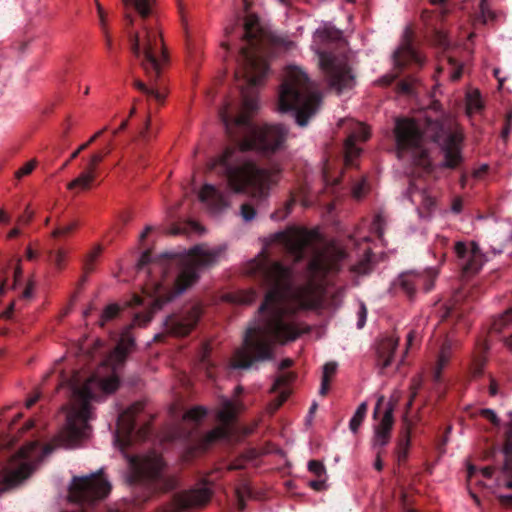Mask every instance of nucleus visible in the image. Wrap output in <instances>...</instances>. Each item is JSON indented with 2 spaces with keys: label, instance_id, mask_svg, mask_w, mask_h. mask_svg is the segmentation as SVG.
I'll list each match as a JSON object with an SVG mask.
<instances>
[{
  "label": "nucleus",
  "instance_id": "nucleus-51",
  "mask_svg": "<svg viewBox=\"0 0 512 512\" xmlns=\"http://www.w3.org/2000/svg\"><path fill=\"white\" fill-rule=\"evenodd\" d=\"M506 252L507 254H512V233L505 240L504 245L498 249V253Z\"/></svg>",
  "mask_w": 512,
  "mask_h": 512
},
{
  "label": "nucleus",
  "instance_id": "nucleus-36",
  "mask_svg": "<svg viewBox=\"0 0 512 512\" xmlns=\"http://www.w3.org/2000/svg\"><path fill=\"white\" fill-rule=\"evenodd\" d=\"M308 470L313 473L315 476L321 478L326 474L325 466L322 462L317 460H311L308 463Z\"/></svg>",
  "mask_w": 512,
  "mask_h": 512
},
{
  "label": "nucleus",
  "instance_id": "nucleus-2",
  "mask_svg": "<svg viewBox=\"0 0 512 512\" xmlns=\"http://www.w3.org/2000/svg\"><path fill=\"white\" fill-rule=\"evenodd\" d=\"M257 110L255 99L247 97L237 115L229 103L220 110L226 132L237 141V146L226 148L211 162V168H222L229 191L204 184L198 193L199 200L212 211L229 207L232 193L247 194L256 202L265 201L280 181L278 168L260 167L255 161L243 156L246 151L274 153L283 147L287 139V130L281 125L256 126L252 118Z\"/></svg>",
  "mask_w": 512,
  "mask_h": 512
},
{
  "label": "nucleus",
  "instance_id": "nucleus-5",
  "mask_svg": "<svg viewBox=\"0 0 512 512\" xmlns=\"http://www.w3.org/2000/svg\"><path fill=\"white\" fill-rule=\"evenodd\" d=\"M223 252L222 247L195 246L181 260L173 275L165 272L161 281H149L144 287V293L154 298L151 311L135 315L132 325L148 324L152 319V312L192 287L199 278V269L216 263Z\"/></svg>",
  "mask_w": 512,
  "mask_h": 512
},
{
  "label": "nucleus",
  "instance_id": "nucleus-62",
  "mask_svg": "<svg viewBox=\"0 0 512 512\" xmlns=\"http://www.w3.org/2000/svg\"><path fill=\"white\" fill-rule=\"evenodd\" d=\"M329 383H330V381H327V380H323V379H322V381H321V386H320V390H319V392H320V394H321V395H325V394L327 393V391H328V389H329Z\"/></svg>",
  "mask_w": 512,
  "mask_h": 512
},
{
  "label": "nucleus",
  "instance_id": "nucleus-17",
  "mask_svg": "<svg viewBox=\"0 0 512 512\" xmlns=\"http://www.w3.org/2000/svg\"><path fill=\"white\" fill-rule=\"evenodd\" d=\"M438 274L439 270L434 267L426 269L423 273L408 272L401 276L400 285L409 294L421 286L428 292L433 288Z\"/></svg>",
  "mask_w": 512,
  "mask_h": 512
},
{
  "label": "nucleus",
  "instance_id": "nucleus-53",
  "mask_svg": "<svg viewBox=\"0 0 512 512\" xmlns=\"http://www.w3.org/2000/svg\"><path fill=\"white\" fill-rule=\"evenodd\" d=\"M33 291H34V283L32 281H30L25 290L23 291V294H22V297L25 298V299H30L32 298L33 296Z\"/></svg>",
  "mask_w": 512,
  "mask_h": 512
},
{
  "label": "nucleus",
  "instance_id": "nucleus-52",
  "mask_svg": "<svg viewBox=\"0 0 512 512\" xmlns=\"http://www.w3.org/2000/svg\"><path fill=\"white\" fill-rule=\"evenodd\" d=\"M147 95L154 97L157 101H163L166 94L157 89L149 88Z\"/></svg>",
  "mask_w": 512,
  "mask_h": 512
},
{
  "label": "nucleus",
  "instance_id": "nucleus-1",
  "mask_svg": "<svg viewBox=\"0 0 512 512\" xmlns=\"http://www.w3.org/2000/svg\"><path fill=\"white\" fill-rule=\"evenodd\" d=\"M276 238L297 260L313 252L308 266L309 279L304 286H293L291 270L278 262L267 263L262 255L247 264L246 273L261 274L269 291L259 308L262 319L247 328L243 345L233 356L234 369H248L254 362L270 360L273 343L285 344L299 337L301 329L295 313L322 305V280L340 270L346 255L337 242L323 244L316 231L291 228L278 233Z\"/></svg>",
  "mask_w": 512,
  "mask_h": 512
},
{
  "label": "nucleus",
  "instance_id": "nucleus-13",
  "mask_svg": "<svg viewBox=\"0 0 512 512\" xmlns=\"http://www.w3.org/2000/svg\"><path fill=\"white\" fill-rule=\"evenodd\" d=\"M130 483L160 478L164 469L162 458L155 452L130 459Z\"/></svg>",
  "mask_w": 512,
  "mask_h": 512
},
{
  "label": "nucleus",
  "instance_id": "nucleus-56",
  "mask_svg": "<svg viewBox=\"0 0 512 512\" xmlns=\"http://www.w3.org/2000/svg\"><path fill=\"white\" fill-rule=\"evenodd\" d=\"M277 392H279V396L275 400L278 401L280 405H282L289 396L290 392L288 389H280Z\"/></svg>",
  "mask_w": 512,
  "mask_h": 512
},
{
  "label": "nucleus",
  "instance_id": "nucleus-18",
  "mask_svg": "<svg viewBox=\"0 0 512 512\" xmlns=\"http://www.w3.org/2000/svg\"><path fill=\"white\" fill-rule=\"evenodd\" d=\"M369 137V128L365 124L358 123L345 142V161L348 165H352L353 160L361 152V149L356 146V142L366 141Z\"/></svg>",
  "mask_w": 512,
  "mask_h": 512
},
{
  "label": "nucleus",
  "instance_id": "nucleus-39",
  "mask_svg": "<svg viewBox=\"0 0 512 512\" xmlns=\"http://www.w3.org/2000/svg\"><path fill=\"white\" fill-rule=\"evenodd\" d=\"M338 365L336 362H328L323 366L322 379L331 381L336 374Z\"/></svg>",
  "mask_w": 512,
  "mask_h": 512
},
{
  "label": "nucleus",
  "instance_id": "nucleus-14",
  "mask_svg": "<svg viewBox=\"0 0 512 512\" xmlns=\"http://www.w3.org/2000/svg\"><path fill=\"white\" fill-rule=\"evenodd\" d=\"M457 263L465 275L478 273L486 262L485 255L474 241H458L454 245Z\"/></svg>",
  "mask_w": 512,
  "mask_h": 512
},
{
  "label": "nucleus",
  "instance_id": "nucleus-30",
  "mask_svg": "<svg viewBox=\"0 0 512 512\" xmlns=\"http://www.w3.org/2000/svg\"><path fill=\"white\" fill-rule=\"evenodd\" d=\"M512 322V307L495 318L491 324V330L500 333L509 323Z\"/></svg>",
  "mask_w": 512,
  "mask_h": 512
},
{
  "label": "nucleus",
  "instance_id": "nucleus-42",
  "mask_svg": "<svg viewBox=\"0 0 512 512\" xmlns=\"http://www.w3.org/2000/svg\"><path fill=\"white\" fill-rule=\"evenodd\" d=\"M68 253L64 249H58L54 252V265L57 269H62L65 265Z\"/></svg>",
  "mask_w": 512,
  "mask_h": 512
},
{
  "label": "nucleus",
  "instance_id": "nucleus-34",
  "mask_svg": "<svg viewBox=\"0 0 512 512\" xmlns=\"http://www.w3.org/2000/svg\"><path fill=\"white\" fill-rule=\"evenodd\" d=\"M120 308L117 304L108 305L102 312L101 325H104L106 321L113 319L119 312Z\"/></svg>",
  "mask_w": 512,
  "mask_h": 512
},
{
  "label": "nucleus",
  "instance_id": "nucleus-33",
  "mask_svg": "<svg viewBox=\"0 0 512 512\" xmlns=\"http://www.w3.org/2000/svg\"><path fill=\"white\" fill-rule=\"evenodd\" d=\"M256 214H257L256 209L251 203L246 202L241 205L240 215L244 221L248 222V221L253 220L256 217Z\"/></svg>",
  "mask_w": 512,
  "mask_h": 512
},
{
  "label": "nucleus",
  "instance_id": "nucleus-8",
  "mask_svg": "<svg viewBox=\"0 0 512 512\" xmlns=\"http://www.w3.org/2000/svg\"><path fill=\"white\" fill-rule=\"evenodd\" d=\"M244 30L245 37L250 41V45L242 49L243 63L242 67L236 72V77L242 78L246 83V88L242 89L243 100H245V97L255 99L259 107L257 98L253 95H249L248 92L249 89L262 85L269 72L267 62L263 59L261 49L258 47V44L254 42V40L262 36L258 17L253 14L247 15ZM243 103L244 101H242V104Z\"/></svg>",
  "mask_w": 512,
  "mask_h": 512
},
{
  "label": "nucleus",
  "instance_id": "nucleus-35",
  "mask_svg": "<svg viewBox=\"0 0 512 512\" xmlns=\"http://www.w3.org/2000/svg\"><path fill=\"white\" fill-rule=\"evenodd\" d=\"M293 379V376L289 373L280 375L277 377V379L274 382V385L272 386L271 391L277 392L280 389H287L286 386L288 383H290Z\"/></svg>",
  "mask_w": 512,
  "mask_h": 512
},
{
  "label": "nucleus",
  "instance_id": "nucleus-54",
  "mask_svg": "<svg viewBox=\"0 0 512 512\" xmlns=\"http://www.w3.org/2000/svg\"><path fill=\"white\" fill-rule=\"evenodd\" d=\"M309 485L314 490L320 491V490H323L325 488V480L324 479L314 480V481H311L309 483Z\"/></svg>",
  "mask_w": 512,
  "mask_h": 512
},
{
  "label": "nucleus",
  "instance_id": "nucleus-40",
  "mask_svg": "<svg viewBox=\"0 0 512 512\" xmlns=\"http://www.w3.org/2000/svg\"><path fill=\"white\" fill-rule=\"evenodd\" d=\"M104 158V155L101 153H94L90 156L88 164L85 169L89 170L90 172L97 174V167L100 162H102Z\"/></svg>",
  "mask_w": 512,
  "mask_h": 512
},
{
  "label": "nucleus",
  "instance_id": "nucleus-63",
  "mask_svg": "<svg viewBox=\"0 0 512 512\" xmlns=\"http://www.w3.org/2000/svg\"><path fill=\"white\" fill-rule=\"evenodd\" d=\"M280 406L278 401L274 400L267 406V410L269 413H274Z\"/></svg>",
  "mask_w": 512,
  "mask_h": 512
},
{
  "label": "nucleus",
  "instance_id": "nucleus-43",
  "mask_svg": "<svg viewBox=\"0 0 512 512\" xmlns=\"http://www.w3.org/2000/svg\"><path fill=\"white\" fill-rule=\"evenodd\" d=\"M105 130H106V127H105V128H103L102 130L97 131L93 136H91V137H90V139H89L86 143H84V144L80 145V146L78 147V149H77V150H75V151L71 154L70 159H75V158L79 155V153H80L81 151L85 150V149H86L90 144H92V143H93V142H94L98 137H100V136L102 135V133H103Z\"/></svg>",
  "mask_w": 512,
  "mask_h": 512
},
{
  "label": "nucleus",
  "instance_id": "nucleus-7",
  "mask_svg": "<svg viewBox=\"0 0 512 512\" xmlns=\"http://www.w3.org/2000/svg\"><path fill=\"white\" fill-rule=\"evenodd\" d=\"M320 105L321 97L307 74L300 67H287L279 91V111H294L296 123L304 127Z\"/></svg>",
  "mask_w": 512,
  "mask_h": 512
},
{
  "label": "nucleus",
  "instance_id": "nucleus-32",
  "mask_svg": "<svg viewBox=\"0 0 512 512\" xmlns=\"http://www.w3.org/2000/svg\"><path fill=\"white\" fill-rule=\"evenodd\" d=\"M479 18L484 24H487L496 18V14H495V12H493L490 9V7L487 3V0H481V2H480V17Z\"/></svg>",
  "mask_w": 512,
  "mask_h": 512
},
{
  "label": "nucleus",
  "instance_id": "nucleus-58",
  "mask_svg": "<svg viewBox=\"0 0 512 512\" xmlns=\"http://www.w3.org/2000/svg\"><path fill=\"white\" fill-rule=\"evenodd\" d=\"M238 24H239V20L235 19L231 25H227L224 28L225 35H227V36L230 35L234 31L235 27L238 26Z\"/></svg>",
  "mask_w": 512,
  "mask_h": 512
},
{
  "label": "nucleus",
  "instance_id": "nucleus-20",
  "mask_svg": "<svg viewBox=\"0 0 512 512\" xmlns=\"http://www.w3.org/2000/svg\"><path fill=\"white\" fill-rule=\"evenodd\" d=\"M507 439L504 447L506 461L502 470L501 485L506 488H512V426L506 432Z\"/></svg>",
  "mask_w": 512,
  "mask_h": 512
},
{
  "label": "nucleus",
  "instance_id": "nucleus-6",
  "mask_svg": "<svg viewBox=\"0 0 512 512\" xmlns=\"http://www.w3.org/2000/svg\"><path fill=\"white\" fill-rule=\"evenodd\" d=\"M157 0L149 15L142 16L133 8L125 7L127 13V35L131 50L138 59L140 66L151 77L158 78L168 55L163 40V32L159 23L153 19L156 13Z\"/></svg>",
  "mask_w": 512,
  "mask_h": 512
},
{
  "label": "nucleus",
  "instance_id": "nucleus-46",
  "mask_svg": "<svg viewBox=\"0 0 512 512\" xmlns=\"http://www.w3.org/2000/svg\"><path fill=\"white\" fill-rule=\"evenodd\" d=\"M76 227H77V223L76 222H72V223H70L68 225H65L63 227L55 228L52 231V236L53 237H60V236L67 235L68 233L72 232Z\"/></svg>",
  "mask_w": 512,
  "mask_h": 512
},
{
  "label": "nucleus",
  "instance_id": "nucleus-28",
  "mask_svg": "<svg viewBox=\"0 0 512 512\" xmlns=\"http://www.w3.org/2000/svg\"><path fill=\"white\" fill-rule=\"evenodd\" d=\"M368 410L367 402H362L357 407L354 415L350 419L349 428L355 434L358 432L362 422L364 421Z\"/></svg>",
  "mask_w": 512,
  "mask_h": 512
},
{
  "label": "nucleus",
  "instance_id": "nucleus-22",
  "mask_svg": "<svg viewBox=\"0 0 512 512\" xmlns=\"http://www.w3.org/2000/svg\"><path fill=\"white\" fill-rule=\"evenodd\" d=\"M452 356V345L445 342L439 351L436 363L433 367V377L435 381H440L443 369L448 365Z\"/></svg>",
  "mask_w": 512,
  "mask_h": 512
},
{
  "label": "nucleus",
  "instance_id": "nucleus-21",
  "mask_svg": "<svg viewBox=\"0 0 512 512\" xmlns=\"http://www.w3.org/2000/svg\"><path fill=\"white\" fill-rule=\"evenodd\" d=\"M411 61L423 63L421 55L408 42H404L394 53V63L400 67Z\"/></svg>",
  "mask_w": 512,
  "mask_h": 512
},
{
  "label": "nucleus",
  "instance_id": "nucleus-16",
  "mask_svg": "<svg viewBox=\"0 0 512 512\" xmlns=\"http://www.w3.org/2000/svg\"><path fill=\"white\" fill-rule=\"evenodd\" d=\"M201 315L200 306H193L190 311L183 316H169L164 321L166 331L174 336L187 335L197 323Z\"/></svg>",
  "mask_w": 512,
  "mask_h": 512
},
{
  "label": "nucleus",
  "instance_id": "nucleus-23",
  "mask_svg": "<svg viewBox=\"0 0 512 512\" xmlns=\"http://www.w3.org/2000/svg\"><path fill=\"white\" fill-rule=\"evenodd\" d=\"M411 200L419 204L425 211H430L435 205V199L426 191L415 189L412 185L409 189Z\"/></svg>",
  "mask_w": 512,
  "mask_h": 512
},
{
  "label": "nucleus",
  "instance_id": "nucleus-24",
  "mask_svg": "<svg viewBox=\"0 0 512 512\" xmlns=\"http://www.w3.org/2000/svg\"><path fill=\"white\" fill-rule=\"evenodd\" d=\"M96 175L90 172L87 169H84L83 172L79 174L74 180L68 183L67 188L69 190H87L92 186L93 181L95 180Z\"/></svg>",
  "mask_w": 512,
  "mask_h": 512
},
{
  "label": "nucleus",
  "instance_id": "nucleus-47",
  "mask_svg": "<svg viewBox=\"0 0 512 512\" xmlns=\"http://www.w3.org/2000/svg\"><path fill=\"white\" fill-rule=\"evenodd\" d=\"M357 315H358L357 327L359 329H361L364 327V325L366 323V319H367V308L363 302H361L359 304V309H358Z\"/></svg>",
  "mask_w": 512,
  "mask_h": 512
},
{
  "label": "nucleus",
  "instance_id": "nucleus-45",
  "mask_svg": "<svg viewBox=\"0 0 512 512\" xmlns=\"http://www.w3.org/2000/svg\"><path fill=\"white\" fill-rule=\"evenodd\" d=\"M449 65L451 66L450 78L453 81L458 80L462 75V66L458 65L454 59L448 58Z\"/></svg>",
  "mask_w": 512,
  "mask_h": 512
},
{
  "label": "nucleus",
  "instance_id": "nucleus-38",
  "mask_svg": "<svg viewBox=\"0 0 512 512\" xmlns=\"http://www.w3.org/2000/svg\"><path fill=\"white\" fill-rule=\"evenodd\" d=\"M102 252V246L101 245H95L91 251L88 252V254L86 255V266H87V269H91L92 268V265L93 263L96 261V259L99 257V255L101 254Z\"/></svg>",
  "mask_w": 512,
  "mask_h": 512
},
{
  "label": "nucleus",
  "instance_id": "nucleus-4",
  "mask_svg": "<svg viewBox=\"0 0 512 512\" xmlns=\"http://www.w3.org/2000/svg\"><path fill=\"white\" fill-rule=\"evenodd\" d=\"M438 123H429L424 129L422 125L412 119H397L394 128L396 151L398 158L428 168L431 165L427 148L430 139L440 142L444 160L441 164L444 168L455 169L462 160V140L460 132L431 134Z\"/></svg>",
  "mask_w": 512,
  "mask_h": 512
},
{
  "label": "nucleus",
  "instance_id": "nucleus-3",
  "mask_svg": "<svg viewBox=\"0 0 512 512\" xmlns=\"http://www.w3.org/2000/svg\"><path fill=\"white\" fill-rule=\"evenodd\" d=\"M133 345L130 327H127L115 349L92 375L87 378H82L79 373L73 375L70 380L71 395L64 428L55 436L53 442L43 449L37 442H30L23 447L3 472L4 487L0 488V491L14 487L28 478L38 462L54 448H73L90 436V422L95 418L93 402L102 401L118 389L124 361Z\"/></svg>",
  "mask_w": 512,
  "mask_h": 512
},
{
  "label": "nucleus",
  "instance_id": "nucleus-19",
  "mask_svg": "<svg viewBox=\"0 0 512 512\" xmlns=\"http://www.w3.org/2000/svg\"><path fill=\"white\" fill-rule=\"evenodd\" d=\"M399 337L395 333L383 336L377 345L378 363L383 367L391 364L395 350L398 346Z\"/></svg>",
  "mask_w": 512,
  "mask_h": 512
},
{
  "label": "nucleus",
  "instance_id": "nucleus-11",
  "mask_svg": "<svg viewBox=\"0 0 512 512\" xmlns=\"http://www.w3.org/2000/svg\"><path fill=\"white\" fill-rule=\"evenodd\" d=\"M319 57V67L331 88L338 93L344 89L353 87L354 76L348 66V59L345 55H335L330 52H321L313 46Z\"/></svg>",
  "mask_w": 512,
  "mask_h": 512
},
{
  "label": "nucleus",
  "instance_id": "nucleus-37",
  "mask_svg": "<svg viewBox=\"0 0 512 512\" xmlns=\"http://www.w3.org/2000/svg\"><path fill=\"white\" fill-rule=\"evenodd\" d=\"M94 1H95L97 13H98L99 25L101 27V30L103 33H107L108 24H107L106 12L98 0H94Z\"/></svg>",
  "mask_w": 512,
  "mask_h": 512
},
{
  "label": "nucleus",
  "instance_id": "nucleus-57",
  "mask_svg": "<svg viewBox=\"0 0 512 512\" xmlns=\"http://www.w3.org/2000/svg\"><path fill=\"white\" fill-rule=\"evenodd\" d=\"M451 210L454 213H459L462 210V200L460 198H456L453 200Z\"/></svg>",
  "mask_w": 512,
  "mask_h": 512
},
{
  "label": "nucleus",
  "instance_id": "nucleus-12",
  "mask_svg": "<svg viewBox=\"0 0 512 512\" xmlns=\"http://www.w3.org/2000/svg\"><path fill=\"white\" fill-rule=\"evenodd\" d=\"M393 412L394 404L391 401L385 403L384 396H379L373 411L374 419H379L378 423L374 425L372 438L374 449H380L389 443L394 424Z\"/></svg>",
  "mask_w": 512,
  "mask_h": 512
},
{
  "label": "nucleus",
  "instance_id": "nucleus-41",
  "mask_svg": "<svg viewBox=\"0 0 512 512\" xmlns=\"http://www.w3.org/2000/svg\"><path fill=\"white\" fill-rule=\"evenodd\" d=\"M256 292L253 290H249L246 292H242L235 297V301L240 304H250L256 299Z\"/></svg>",
  "mask_w": 512,
  "mask_h": 512
},
{
  "label": "nucleus",
  "instance_id": "nucleus-49",
  "mask_svg": "<svg viewBox=\"0 0 512 512\" xmlns=\"http://www.w3.org/2000/svg\"><path fill=\"white\" fill-rule=\"evenodd\" d=\"M385 220L381 215H378L373 221V229L377 232L379 236L383 234V224Z\"/></svg>",
  "mask_w": 512,
  "mask_h": 512
},
{
  "label": "nucleus",
  "instance_id": "nucleus-50",
  "mask_svg": "<svg viewBox=\"0 0 512 512\" xmlns=\"http://www.w3.org/2000/svg\"><path fill=\"white\" fill-rule=\"evenodd\" d=\"M177 7H178V12L180 14L182 25H183L184 29L186 30L187 29V16L185 14L184 4L181 0H177Z\"/></svg>",
  "mask_w": 512,
  "mask_h": 512
},
{
  "label": "nucleus",
  "instance_id": "nucleus-44",
  "mask_svg": "<svg viewBox=\"0 0 512 512\" xmlns=\"http://www.w3.org/2000/svg\"><path fill=\"white\" fill-rule=\"evenodd\" d=\"M36 165H37V161L36 160H34V159L30 160L29 162L24 164L20 169H18L15 172V177L16 178H22V177L30 174L34 170Z\"/></svg>",
  "mask_w": 512,
  "mask_h": 512
},
{
  "label": "nucleus",
  "instance_id": "nucleus-10",
  "mask_svg": "<svg viewBox=\"0 0 512 512\" xmlns=\"http://www.w3.org/2000/svg\"><path fill=\"white\" fill-rule=\"evenodd\" d=\"M244 410V405L237 399L223 398L220 407L216 410L215 419L218 425L204 437V445L219 440L236 441L239 439L236 425L237 415Z\"/></svg>",
  "mask_w": 512,
  "mask_h": 512
},
{
  "label": "nucleus",
  "instance_id": "nucleus-29",
  "mask_svg": "<svg viewBox=\"0 0 512 512\" xmlns=\"http://www.w3.org/2000/svg\"><path fill=\"white\" fill-rule=\"evenodd\" d=\"M207 415V409L202 406H197L185 413L183 420L185 423L198 424Z\"/></svg>",
  "mask_w": 512,
  "mask_h": 512
},
{
  "label": "nucleus",
  "instance_id": "nucleus-26",
  "mask_svg": "<svg viewBox=\"0 0 512 512\" xmlns=\"http://www.w3.org/2000/svg\"><path fill=\"white\" fill-rule=\"evenodd\" d=\"M123 6L135 9L142 16L149 15L155 5V0H121Z\"/></svg>",
  "mask_w": 512,
  "mask_h": 512
},
{
  "label": "nucleus",
  "instance_id": "nucleus-25",
  "mask_svg": "<svg viewBox=\"0 0 512 512\" xmlns=\"http://www.w3.org/2000/svg\"><path fill=\"white\" fill-rule=\"evenodd\" d=\"M490 349V345L487 340H483L476 345V351L474 356V364H473V374L480 375L482 373L484 358L483 355L488 352Z\"/></svg>",
  "mask_w": 512,
  "mask_h": 512
},
{
  "label": "nucleus",
  "instance_id": "nucleus-55",
  "mask_svg": "<svg viewBox=\"0 0 512 512\" xmlns=\"http://www.w3.org/2000/svg\"><path fill=\"white\" fill-rule=\"evenodd\" d=\"M364 186H365V180H363L361 183L357 184L353 188L354 197L360 198L363 195Z\"/></svg>",
  "mask_w": 512,
  "mask_h": 512
},
{
  "label": "nucleus",
  "instance_id": "nucleus-61",
  "mask_svg": "<svg viewBox=\"0 0 512 512\" xmlns=\"http://www.w3.org/2000/svg\"><path fill=\"white\" fill-rule=\"evenodd\" d=\"M32 216H33V213L27 210L25 215L19 217L18 222L21 224H26L30 221Z\"/></svg>",
  "mask_w": 512,
  "mask_h": 512
},
{
  "label": "nucleus",
  "instance_id": "nucleus-15",
  "mask_svg": "<svg viewBox=\"0 0 512 512\" xmlns=\"http://www.w3.org/2000/svg\"><path fill=\"white\" fill-rule=\"evenodd\" d=\"M143 411L142 403H135L125 410L118 418L115 441L124 447L129 445L133 439V432L136 428L138 418Z\"/></svg>",
  "mask_w": 512,
  "mask_h": 512
},
{
  "label": "nucleus",
  "instance_id": "nucleus-48",
  "mask_svg": "<svg viewBox=\"0 0 512 512\" xmlns=\"http://www.w3.org/2000/svg\"><path fill=\"white\" fill-rule=\"evenodd\" d=\"M480 415L483 416L484 418L488 419L491 423H493L494 425H499V418L496 414V412L492 409H481L480 410Z\"/></svg>",
  "mask_w": 512,
  "mask_h": 512
},
{
  "label": "nucleus",
  "instance_id": "nucleus-60",
  "mask_svg": "<svg viewBox=\"0 0 512 512\" xmlns=\"http://www.w3.org/2000/svg\"><path fill=\"white\" fill-rule=\"evenodd\" d=\"M479 473L484 477V478H491L492 475H493V469L491 467H484L482 469L479 470Z\"/></svg>",
  "mask_w": 512,
  "mask_h": 512
},
{
  "label": "nucleus",
  "instance_id": "nucleus-64",
  "mask_svg": "<svg viewBox=\"0 0 512 512\" xmlns=\"http://www.w3.org/2000/svg\"><path fill=\"white\" fill-rule=\"evenodd\" d=\"M497 393H498V385L494 380H492L490 383V386H489V394L491 396H495Z\"/></svg>",
  "mask_w": 512,
  "mask_h": 512
},
{
  "label": "nucleus",
  "instance_id": "nucleus-31",
  "mask_svg": "<svg viewBox=\"0 0 512 512\" xmlns=\"http://www.w3.org/2000/svg\"><path fill=\"white\" fill-rule=\"evenodd\" d=\"M410 431L409 427L406 428L404 437L399 441L397 445V458L398 461H404L408 455V449L410 446Z\"/></svg>",
  "mask_w": 512,
  "mask_h": 512
},
{
  "label": "nucleus",
  "instance_id": "nucleus-27",
  "mask_svg": "<svg viewBox=\"0 0 512 512\" xmlns=\"http://www.w3.org/2000/svg\"><path fill=\"white\" fill-rule=\"evenodd\" d=\"M483 107V102L478 90H473L467 93L466 96V111L468 115L479 112Z\"/></svg>",
  "mask_w": 512,
  "mask_h": 512
},
{
  "label": "nucleus",
  "instance_id": "nucleus-9",
  "mask_svg": "<svg viewBox=\"0 0 512 512\" xmlns=\"http://www.w3.org/2000/svg\"><path fill=\"white\" fill-rule=\"evenodd\" d=\"M111 491L110 481L100 469L86 476L73 477L68 498L79 504H92L106 498Z\"/></svg>",
  "mask_w": 512,
  "mask_h": 512
},
{
  "label": "nucleus",
  "instance_id": "nucleus-59",
  "mask_svg": "<svg viewBox=\"0 0 512 512\" xmlns=\"http://www.w3.org/2000/svg\"><path fill=\"white\" fill-rule=\"evenodd\" d=\"M325 37V31L324 30H317L315 33H314V36H313V41H314V44L322 41Z\"/></svg>",
  "mask_w": 512,
  "mask_h": 512
}]
</instances>
